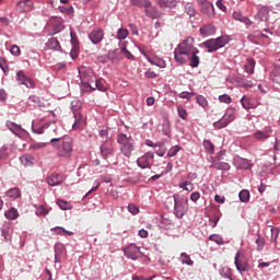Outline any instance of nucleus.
<instances>
[{
    "label": "nucleus",
    "mask_w": 280,
    "mask_h": 280,
    "mask_svg": "<svg viewBox=\"0 0 280 280\" xmlns=\"http://www.w3.org/2000/svg\"><path fill=\"white\" fill-rule=\"evenodd\" d=\"M194 37H187L178 44L177 48L174 50V58L178 65H187L189 55L198 50V48L194 46Z\"/></svg>",
    "instance_id": "f257e3e1"
},
{
    "label": "nucleus",
    "mask_w": 280,
    "mask_h": 280,
    "mask_svg": "<svg viewBox=\"0 0 280 280\" xmlns=\"http://www.w3.org/2000/svg\"><path fill=\"white\" fill-rule=\"evenodd\" d=\"M54 150L57 152V156L61 159H71L73 154V139L70 137L52 138L50 140Z\"/></svg>",
    "instance_id": "f03ea898"
},
{
    "label": "nucleus",
    "mask_w": 280,
    "mask_h": 280,
    "mask_svg": "<svg viewBox=\"0 0 280 280\" xmlns=\"http://www.w3.org/2000/svg\"><path fill=\"white\" fill-rule=\"evenodd\" d=\"M117 143L120 148L121 154L130 159L132 156V152L135 151V140L132 136H127L125 133H119L117 137Z\"/></svg>",
    "instance_id": "7ed1b4c3"
},
{
    "label": "nucleus",
    "mask_w": 280,
    "mask_h": 280,
    "mask_svg": "<svg viewBox=\"0 0 280 280\" xmlns=\"http://www.w3.org/2000/svg\"><path fill=\"white\" fill-rule=\"evenodd\" d=\"M79 75L81 78V90L85 93H90V91H95V88L91 85L92 82H95V74L91 70H86V68L79 69Z\"/></svg>",
    "instance_id": "20e7f679"
},
{
    "label": "nucleus",
    "mask_w": 280,
    "mask_h": 280,
    "mask_svg": "<svg viewBox=\"0 0 280 280\" xmlns=\"http://www.w3.org/2000/svg\"><path fill=\"white\" fill-rule=\"evenodd\" d=\"M187 211H189V199H187V197H178V195H174V213L176 218L183 220Z\"/></svg>",
    "instance_id": "39448f33"
},
{
    "label": "nucleus",
    "mask_w": 280,
    "mask_h": 280,
    "mask_svg": "<svg viewBox=\"0 0 280 280\" xmlns=\"http://www.w3.org/2000/svg\"><path fill=\"white\" fill-rule=\"evenodd\" d=\"M140 52L144 58L150 62V65H154L155 67H159L160 69H165L167 67V62L161 57H159L154 50L150 48H141Z\"/></svg>",
    "instance_id": "423d86ee"
},
{
    "label": "nucleus",
    "mask_w": 280,
    "mask_h": 280,
    "mask_svg": "<svg viewBox=\"0 0 280 280\" xmlns=\"http://www.w3.org/2000/svg\"><path fill=\"white\" fill-rule=\"evenodd\" d=\"M229 40H226V37L221 36L215 39H209L207 42H203V47L208 49V52L211 54L213 51H218V49H222Z\"/></svg>",
    "instance_id": "0eeeda50"
},
{
    "label": "nucleus",
    "mask_w": 280,
    "mask_h": 280,
    "mask_svg": "<svg viewBox=\"0 0 280 280\" xmlns=\"http://www.w3.org/2000/svg\"><path fill=\"white\" fill-rule=\"evenodd\" d=\"M32 131L35 135H56V132H58V127L56 126L55 122H48L46 125H44L43 127L36 128L34 126H32Z\"/></svg>",
    "instance_id": "6e6552de"
},
{
    "label": "nucleus",
    "mask_w": 280,
    "mask_h": 280,
    "mask_svg": "<svg viewBox=\"0 0 280 280\" xmlns=\"http://www.w3.org/2000/svg\"><path fill=\"white\" fill-rule=\"evenodd\" d=\"M234 264L238 272H246V270H248V261L246 260L244 253H236Z\"/></svg>",
    "instance_id": "1a4fd4ad"
},
{
    "label": "nucleus",
    "mask_w": 280,
    "mask_h": 280,
    "mask_svg": "<svg viewBox=\"0 0 280 280\" xmlns=\"http://www.w3.org/2000/svg\"><path fill=\"white\" fill-rule=\"evenodd\" d=\"M150 160L154 161V152H147L144 155L140 156L137 160V165L141 167V170H150Z\"/></svg>",
    "instance_id": "9d476101"
},
{
    "label": "nucleus",
    "mask_w": 280,
    "mask_h": 280,
    "mask_svg": "<svg viewBox=\"0 0 280 280\" xmlns=\"http://www.w3.org/2000/svg\"><path fill=\"white\" fill-rule=\"evenodd\" d=\"M101 154L103 159H108L109 156H113L115 154V147L113 145V142L107 141L101 145Z\"/></svg>",
    "instance_id": "9b49d317"
},
{
    "label": "nucleus",
    "mask_w": 280,
    "mask_h": 280,
    "mask_svg": "<svg viewBox=\"0 0 280 280\" xmlns=\"http://www.w3.org/2000/svg\"><path fill=\"white\" fill-rule=\"evenodd\" d=\"M63 182H65V176L58 173H54L46 178V183L50 187H57V185H62Z\"/></svg>",
    "instance_id": "f8f14e48"
},
{
    "label": "nucleus",
    "mask_w": 280,
    "mask_h": 280,
    "mask_svg": "<svg viewBox=\"0 0 280 280\" xmlns=\"http://www.w3.org/2000/svg\"><path fill=\"white\" fill-rule=\"evenodd\" d=\"M18 12L25 13L34 10V2L32 0H21L16 3Z\"/></svg>",
    "instance_id": "ddd939ff"
},
{
    "label": "nucleus",
    "mask_w": 280,
    "mask_h": 280,
    "mask_svg": "<svg viewBox=\"0 0 280 280\" xmlns=\"http://www.w3.org/2000/svg\"><path fill=\"white\" fill-rule=\"evenodd\" d=\"M139 250L140 249H139V247H137V245L131 244L124 249V253L128 259H132L135 261V260L139 259Z\"/></svg>",
    "instance_id": "4468645a"
},
{
    "label": "nucleus",
    "mask_w": 280,
    "mask_h": 280,
    "mask_svg": "<svg viewBox=\"0 0 280 280\" xmlns=\"http://www.w3.org/2000/svg\"><path fill=\"white\" fill-rule=\"evenodd\" d=\"M233 165L236 170H250V167H253V164L249 163L248 160L240 156L234 158Z\"/></svg>",
    "instance_id": "2eb2a0df"
},
{
    "label": "nucleus",
    "mask_w": 280,
    "mask_h": 280,
    "mask_svg": "<svg viewBox=\"0 0 280 280\" xmlns=\"http://www.w3.org/2000/svg\"><path fill=\"white\" fill-rule=\"evenodd\" d=\"M86 127V120L82 117V114L74 113V124L72 126L73 130H84Z\"/></svg>",
    "instance_id": "dca6fc26"
},
{
    "label": "nucleus",
    "mask_w": 280,
    "mask_h": 280,
    "mask_svg": "<svg viewBox=\"0 0 280 280\" xmlns=\"http://www.w3.org/2000/svg\"><path fill=\"white\" fill-rule=\"evenodd\" d=\"M89 38L93 45H97L104 39V31L102 28L94 30L90 33Z\"/></svg>",
    "instance_id": "f3484780"
},
{
    "label": "nucleus",
    "mask_w": 280,
    "mask_h": 280,
    "mask_svg": "<svg viewBox=\"0 0 280 280\" xmlns=\"http://www.w3.org/2000/svg\"><path fill=\"white\" fill-rule=\"evenodd\" d=\"M16 80L20 82V84H24V86H27V89H32L34 86V81L25 75V72L19 71L16 73Z\"/></svg>",
    "instance_id": "a211bd4d"
},
{
    "label": "nucleus",
    "mask_w": 280,
    "mask_h": 280,
    "mask_svg": "<svg viewBox=\"0 0 280 280\" xmlns=\"http://www.w3.org/2000/svg\"><path fill=\"white\" fill-rule=\"evenodd\" d=\"M201 13L206 14L209 19H213V16H215V8H213V3H203L201 7Z\"/></svg>",
    "instance_id": "6ab92c4d"
},
{
    "label": "nucleus",
    "mask_w": 280,
    "mask_h": 280,
    "mask_svg": "<svg viewBox=\"0 0 280 280\" xmlns=\"http://www.w3.org/2000/svg\"><path fill=\"white\" fill-rule=\"evenodd\" d=\"M107 58L110 62H120L121 60V48H116L107 52Z\"/></svg>",
    "instance_id": "aec40b11"
},
{
    "label": "nucleus",
    "mask_w": 280,
    "mask_h": 280,
    "mask_svg": "<svg viewBox=\"0 0 280 280\" xmlns=\"http://www.w3.org/2000/svg\"><path fill=\"white\" fill-rule=\"evenodd\" d=\"M198 54H200V50H197L195 52H191L188 56V60H189V66L192 67V69H196L199 67L200 65V56H198Z\"/></svg>",
    "instance_id": "412c9836"
},
{
    "label": "nucleus",
    "mask_w": 280,
    "mask_h": 280,
    "mask_svg": "<svg viewBox=\"0 0 280 280\" xmlns=\"http://www.w3.org/2000/svg\"><path fill=\"white\" fill-rule=\"evenodd\" d=\"M241 104L243 106V108H245V110H250V108H257V105L255 102H253V98L244 95L241 98Z\"/></svg>",
    "instance_id": "4be33fe9"
},
{
    "label": "nucleus",
    "mask_w": 280,
    "mask_h": 280,
    "mask_svg": "<svg viewBox=\"0 0 280 280\" xmlns=\"http://www.w3.org/2000/svg\"><path fill=\"white\" fill-rule=\"evenodd\" d=\"M145 15L149 16V19H159L161 16V13L156 8L152 7V2H150V5L144 9Z\"/></svg>",
    "instance_id": "5701e85b"
},
{
    "label": "nucleus",
    "mask_w": 280,
    "mask_h": 280,
    "mask_svg": "<svg viewBox=\"0 0 280 280\" xmlns=\"http://www.w3.org/2000/svg\"><path fill=\"white\" fill-rule=\"evenodd\" d=\"M46 48L51 49L52 51H60V42L57 38L52 37L46 43Z\"/></svg>",
    "instance_id": "b1692460"
},
{
    "label": "nucleus",
    "mask_w": 280,
    "mask_h": 280,
    "mask_svg": "<svg viewBox=\"0 0 280 280\" xmlns=\"http://www.w3.org/2000/svg\"><path fill=\"white\" fill-rule=\"evenodd\" d=\"M20 161L24 167H34V156H32V154L22 155Z\"/></svg>",
    "instance_id": "393cba45"
},
{
    "label": "nucleus",
    "mask_w": 280,
    "mask_h": 280,
    "mask_svg": "<svg viewBox=\"0 0 280 280\" xmlns=\"http://www.w3.org/2000/svg\"><path fill=\"white\" fill-rule=\"evenodd\" d=\"M5 126H7L8 130L13 132V135H21V132H23V128L20 125L12 122L10 120L7 121Z\"/></svg>",
    "instance_id": "a878e982"
},
{
    "label": "nucleus",
    "mask_w": 280,
    "mask_h": 280,
    "mask_svg": "<svg viewBox=\"0 0 280 280\" xmlns=\"http://www.w3.org/2000/svg\"><path fill=\"white\" fill-rule=\"evenodd\" d=\"M56 205L62 210V211H71L73 209V205L71 202L66 201L63 199H57Z\"/></svg>",
    "instance_id": "bb28decb"
},
{
    "label": "nucleus",
    "mask_w": 280,
    "mask_h": 280,
    "mask_svg": "<svg viewBox=\"0 0 280 280\" xmlns=\"http://www.w3.org/2000/svg\"><path fill=\"white\" fill-rule=\"evenodd\" d=\"M255 60L253 58H247V63H245L244 69L246 71V73H248L249 75H253V73H255Z\"/></svg>",
    "instance_id": "cd10ccee"
},
{
    "label": "nucleus",
    "mask_w": 280,
    "mask_h": 280,
    "mask_svg": "<svg viewBox=\"0 0 280 280\" xmlns=\"http://www.w3.org/2000/svg\"><path fill=\"white\" fill-rule=\"evenodd\" d=\"M255 19L257 21H268V8L262 7L258 10Z\"/></svg>",
    "instance_id": "c85d7f7f"
},
{
    "label": "nucleus",
    "mask_w": 280,
    "mask_h": 280,
    "mask_svg": "<svg viewBox=\"0 0 280 280\" xmlns=\"http://www.w3.org/2000/svg\"><path fill=\"white\" fill-rule=\"evenodd\" d=\"M270 135H272V129L270 128H267L265 129L264 131H257L254 133V137L256 139H260V140H264V139H268L270 137Z\"/></svg>",
    "instance_id": "c756f323"
},
{
    "label": "nucleus",
    "mask_w": 280,
    "mask_h": 280,
    "mask_svg": "<svg viewBox=\"0 0 280 280\" xmlns=\"http://www.w3.org/2000/svg\"><path fill=\"white\" fill-rule=\"evenodd\" d=\"M65 253V245L58 243L55 245V260L60 262V257Z\"/></svg>",
    "instance_id": "7c9ffc66"
},
{
    "label": "nucleus",
    "mask_w": 280,
    "mask_h": 280,
    "mask_svg": "<svg viewBox=\"0 0 280 280\" xmlns=\"http://www.w3.org/2000/svg\"><path fill=\"white\" fill-rule=\"evenodd\" d=\"M120 56H124L127 60H135V55L126 48V43L120 45Z\"/></svg>",
    "instance_id": "2f4dec72"
},
{
    "label": "nucleus",
    "mask_w": 280,
    "mask_h": 280,
    "mask_svg": "<svg viewBox=\"0 0 280 280\" xmlns=\"http://www.w3.org/2000/svg\"><path fill=\"white\" fill-rule=\"evenodd\" d=\"M211 167H213L214 170H223L225 172H229V170H231V164L226 163V162H214Z\"/></svg>",
    "instance_id": "473e14b6"
},
{
    "label": "nucleus",
    "mask_w": 280,
    "mask_h": 280,
    "mask_svg": "<svg viewBox=\"0 0 280 280\" xmlns=\"http://www.w3.org/2000/svg\"><path fill=\"white\" fill-rule=\"evenodd\" d=\"M233 19H235V21H240L241 23H245V25H253V22H250L248 18L242 15L238 12L233 13Z\"/></svg>",
    "instance_id": "72a5a7b5"
},
{
    "label": "nucleus",
    "mask_w": 280,
    "mask_h": 280,
    "mask_svg": "<svg viewBox=\"0 0 280 280\" xmlns=\"http://www.w3.org/2000/svg\"><path fill=\"white\" fill-rule=\"evenodd\" d=\"M131 5L136 8H150V0H130Z\"/></svg>",
    "instance_id": "f704fd0d"
},
{
    "label": "nucleus",
    "mask_w": 280,
    "mask_h": 280,
    "mask_svg": "<svg viewBox=\"0 0 280 280\" xmlns=\"http://www.w3.org/2000/svg\"><path fill=\"white\" fill-rule=\"evenodd\" d=\"M8 198H12L13 200H16V198H21V190L19 188H11L7 191Z\"/></svg>",
    "instance_id": "c9c22d12"
},
{
    "label": "nucleus",
    "mask_w": 280,
    "mask_h": 280,
    "mask_svg": "<svg viewBox=\"0 0 280 280\" xmlns=\"http://www.w3.org/2000/svg\"><path fill=\"white\" fill-rule=\"evenodd\" d=\"M4 215L7 220H16V218H19V210H16V208H11Z\"/></svg>",
    "instance_id": "e433bc0d"
},
{
    "label": "nucleus",
    "mask_w": 280,
    "mask_h": 280,
    "mask_svg": "<svg viewBox=\"0 0 280 280\" xmlns=\"http://www.w3.org/2000/svg\"><path fill=\"white\" fill-rule=\"evenodd\" d=\"M201 36H211L213 34L214 30L211 25H205L199 30Z\"/></svg>",
    "instance_id": "4c0bfd02"
},
{
    "label": "nucleus",
    "mask_w": 280,
    "mask_h": 280,
    "mask_svg": "<svg viewBox=\"0 0 280 280\" xmlns=\"http://www.w3.org/2000/svg\"><path fill=\"white\" fill-rule=\"evenodd\" d=\"M223 119L225 121H228V124H231V121H233V119H235V109L234 108L228 109Z\"/></svg>",
    "instance_id": "58836bf2"
},
{
    "label": "nucleus",
    "mask_w": 280,
    "mask_h": 280,
    "mask_svg": "<svg viewBox=\"0 0 280 280\" xmlns=\"http://www.w3.org/2000/svg\"><path fill=\"white\" fill-rule=\"evenodd\" d=\"M203 148L209 154H213L215 152V145L212 144L211 140H203Z\"/></svg>",
    "instance_id": "ea45409f"
},
{
    "label": "nucleus",
    "mask_w": 280,
    "mask_h": 280,
    "mask_svg": "<svg viewBox=\"0 0 280 280\" xmlns=\"http://www.w3.org/2000/svg\"><path fill=\"white\" fill-rule=\"evenodd\" d=\"M172 130V124L170 122V120L165 119L163 121V125H162V132L166 136V137H170V132Z\"/></svg>",
    "instance_id": "a19ab883"
},
{
    "label": "nucleus",
    "mask_w": 280,
    "mask_h": 280,
    "mask_svg": "<svg viewBox=\"0 0 280 280\" xmlns=\"http://www.w3.org/2000/svg\"><path fill=\"white\" fill-rule=\"evenodd\" d=\"M185 12L188 14V16H196V8L194 7V3H186L185 4Z\"/></svg>",
    "instance_id": "79ce46f5"
},
{
    "label": "nucleus",
    "mask_w": 280,
    "mask_h": 280,
    "mask_svg": "<svg viewBox=\"0 0 280 280\" xmlns=\"http://www.w3.org/2000/svg\"><path fill=\"white\" fill-rule=\"evenodd\" d=\"M238 198H240L241 202H248V200H250V192L246 189H243L238 194Z\"/></svg>",
    "instance_id": "37998d69"
},
{
    "label": "nucleus",
    "mask_w": 280,
    "mask_h": 280,
    "mask_svg": "<svg viewBox=\"0 0 280 280\" xmlns=\"http://www.w3.org/2000/svg\"><path fill=\"white\" fill-rule=\"evenodd\" d=\"M94 82H95V91H102L103 93L107 91L108 88L102 83V80H97L96 77H94Z\"/></svg>",
    "instance_id": "c03bdc74"
},
{
    "label": "nucleus",
    "mask_w": 280,
    "mask_h": 280,
    "mask_svg": "<svg viewBox=\"0 0 280 280\" xmlns=\"http://www.w3.org/2000/svg\"><path fill=\"white\" fill-rule=\"evenodd\" d=\"M209 240H210V242H214L219 246H222V244H224V240L219 234H211L209 236Z\"/></svg>",
    "instance_id": "a18cd8bd"
},
{
    "label": "nucleus",
    "mask_w": 280,
    "mask_h": 280,
    "mask_svg": "<svg viewBox=\"0 0 280 280\" xmlns=\"http://www.w3.org/2000/svg\"><path fill=\"white\" fill-rule=\"evenodd\" d=\"M197 104L201 106V108H207L209 106V101L202 95H197L196 97Z\"/></svg>",
    "instance_id": "49530a36"
},
{
    "label": "nucleus",
    "mask_w": 280,
    "mask_h": 280,
    "mask_svg": "<svg viewBox=\"0 0 280 280\" xmlns=\"http://www.w3.org/2000/svg\"><path fill=\"white\" fill-rule=\"evenodd\" d=\"M179 188L184 189L185 191H194V184L191 182H184L179 184Z\"/></svg>",
    "instance_id": "de8ad7c7"
},
{
    "label": "nucleus",
    "mask_w": 280,
    "mask_h": 280,
    "mask_svg": "<svg viewBox=\"0 0 280 280\" xmlns=\"http://www.w3.org/2000/svg\"><path fill=\"white\" fill-rule=\"evenodd\" d=\"M229 125V121H226L224 118L219 120V121H215L213 124V127L217 129V130H222V128H226Z\"/></svg>",
    "instance_id": "09e8293b"
},
{
    "label": "nucleus",
    "mask_w": 280,
    "mask_h": 280,
    "mask_svg": "<svg viewBox=\"0 0 280 280\" xmlns=\"http://www.w3.org/2000/svg\"><path fill=\"white\" fill-rule=\"evenodd\" d=\"M180 257H182V264H186L187 266H194V260H191V257H189V255L183 253Z\"/></svg>",
    "instance_id": "8fccbe9b"
},
{
    "label": "nucleus",
    "mask_w": 280,
    "mask_h": 280,
    "mask_svg": "<svg viewBox=\"0 0 280 280\" xmlns=\"http://www.w3.org/2000/svg\"><path fill=\"white\" fill-rule=\"evenodd\" d=\"M118 40H125V38H128V30L126 28H119L117 33Z\"/></svg>",
    "instance_id": "3c124183"
},
{
    "label": "nucleus",
    "mask_w": 280,
    "mask_h": 280,
    "mask_svg": "<svg viewBox=\"0 0 280 280\" xmlns=\"http://www.w3.org/2000/svg\"><path fill=\"white\" fill-rule=\"evenodd\" d=\"M178 152H180L179 145L172 147L167 152V156H170V158L176 156V154H178Z\"/></svg>",
    "instance_id": "603ef678"
},
{
    "label": "nucleus",
    "mask_w": 280,
    "mask_h": 280,
    "mask_svg": "<svg viewBox=\"0 0 280 280\" xmlns=\"http://www.w3.org/2000/svg\"><path fill=\"white\" fill-rule=\"evenodd\" d=\"M219 102L222 104H231L233 100L229 96V94H222L219 96Z\"/></svg>",
    "instance_id": "864d4df0"
},
{
    "label": "nucleus",
    "mask_w": 280,
    "mask_h": 280,
    "mask_svg": "<svg viewBox=\"0 0 280 280\" xmlns=\"http://www.w3.org/2000/svg\"><path fill=\"white\" fill-rule=\"evenodd\" d=\"M177 114L180 119H187V109H185L183 106L177 107Z\"/></svg>",
    "instance_id": "5fc2aeb1"
},
{
    "label": "nucleus",
    "mask_w": 280,
    "mask_h": 280,
    "mask_svg": "<svg viewBox=\"0 0 280 280\" xmlns=\"http://www.w3.org/2000/svg\"><path fill=\"white\" fill-rule=\"evenodd\" d=\"M144 75L145 78H149V79H154V78H159V72L152 70V69H148L145 72H144Z\"/></svg>",
    "instance_id": "6e6d98bb"
},
{
    "label": "nucleus",
    "mask_w": 280,
    "mask_h": 280,
    "mask_svg": "<svg viewBox=\"0 0 280 280\" xmlns=\"http://www.w3.org/2000/svg\"><path fill=\"white\" fill-rule=\"evenodd\" d=\"M128 211L132 215H137V213H139V207H137L135 203H129Z\"/></svg>",
    "instance_id": "4d7b16f0"
},
{
    "label": "nucleus",
    "mask_w": 280,
    "mask_h": 280,
    "mask_svg": "<svg viewBox=\"0 0 280 280\" xmlns=\"http://www.w3.org/2000/svg\"><path fill=\"white\" fill-rule=\"evenodd\" d=\"M256 244H257V250H264V246L266 244V241L264 240V237H258L256 240Z\"/></svg>",
    "instance_id": "13d9d810"
},
{
    "label": "nucleus",
    "mask_w": 280,
    "mask_h": 280,
    "mask_svg": "<svg viewBox=\"0 0 280 280\" xmlns=\"http://www.w3.org/2000/svg\"><path fill=\"white\" fill-rule=\"evenodd\" d=\"M49 210L45 209V206H39L36 210V215H47Z\"/></svg>",
    "instance_id": "bf43d9fd"
},
{
    "label": "nucleus",
    "mask_w": 280,
    "mask_h": 280,
    "mask_svg": "<svg viewBox=\"0 0 280 280\" xmlns=\"http://www.w3.org/2000/svg\"><path fill=\"white\" fill-rule=\"evenodd\" d=\"M194 95H196V93H194V92H182L180 94H179V97L182 98V100H191V97H194Z\"/></svg>",
    "instance_id": "052dcab7"
},
{
    "label": "nucleus",
    "mask_w": 280,
    "mask_h": 280,
    "mask_svg": "<svg viewBox=\"0 0 280 280\" xmlns=\"http://www.w3.org/2000/svg\"><path fill=\"white\" fill-rule=\"evenodd\" d=\"M10 51L12 56H21V48L16 45L11 46Z\"/></svg>",
    "instance_id": "680f3d73"
},
{
    "label": "nucleus",
    "mask_w": 280,
    "mask_h": 280,
    "mask_svg": "<svg viewBox=\"0 0 280 280\" xmlns=\"http://www.w3.org/2000/svg\"><path fill=\"white\" fill-rule=\"evenodd\" d=\"M79 54H80V48H78V47L71 48L70 56H71L72 60H75V58H78Z\"/></svg>",
    "instance_id": "e2e57ef3"
},
{
    "label": "nucleus",
    "mask_w": 280,
    "mask_h": 280,
    "mask_svg": "<svg viewBox=\"0 0 280 280\" xmlns=\"http://www.w3.org/2000/svg\"><path fill=\"white\" fill-rule=\"evenodd\" d=\"M60 12H63L65 14H73V7H59Z\"/></svg>",
    "instance_id": "0e129e2a"
},
{
    "label": "nucleus",
    "mask_w": 280,
    "mask_h": 280,
    "mask_svg": "<svg viewBox=\"0 0 280 280\" xmlns=\"http://www.w3.org/2000/svg\"><path fill=\"white\" fill-rule=\"evenodd\" d=\"M214 200H215V202H218L219 205H224V202L226 201V198H225L224 196L215 195V196H214Z\"/></svg>",
    "instance_id": "69168bd1"
},
{
    "label": "nucleus",
    "mask_w": 280,
    "mask_h": 280,
    "mask_svg": "<svg viewBox=\"0 0 280 280\" xmlns=\"http://www.w3.org/2000/svg\"><path fill=\"white\" fill-rule=\"evenodd\" d=\"M190 200H192V202H198V200H200V192L195 191L190 195Z\"/></svg>",
    "instance_id": "338daca9"
},
{
    "label": "nucleus",
    "mask_w": 280,
    "mask_h": 280,
    "mask_svg": "<svg viewBox=\"0 0 280 280\" xmlns=\"http://www.w3.org/2000/svg\"><path fill=\"white\" fill-rule=\"evenodd\" d=\"M215 4H217V8H219V10H221V12H226V5H224L222 0H218Z\"/></svg>",
    "instance_id": "774afa93"
}]
</instances>
